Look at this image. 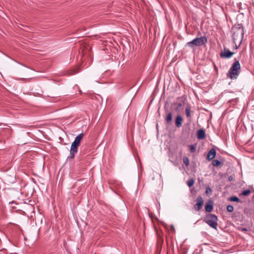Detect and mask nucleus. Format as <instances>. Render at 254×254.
<instances>
[{"label": "nucleus", "instance_id": "10", "mask_svg": "<svg viewBox=\"0 0 254 254\" xmlns=\"http://www.w3.org/2000/svg\"><path fill=\"white\" fill-rule=\"evenodd\" d=\"M206 137L205 130L203 129H200L198 130L197 133V137L198 139H203Z\"/></svg>", "mask_w": 254, "mask_h": 254}, {"label": "nucleus", "instance_id": "5", "mask_svg": "<svg viewBox=\"0 0 254 254\" xmlns=\"http://www.w3.org/2000/svg\"><path fill=\"white\" fill-rule=\"evenodd\" d=\"M79 145L75 142H73L71 143L70 149V155L68 157V158L73 159L75 156V154L77 152L78 148Z\"/></svg>", "mask_w": 254, "mask_h": 254}, {"label": "nucleus", "instance_id": "12", "mask_svg": "<svg viewBox=\"0 0 254 254\" xmlns=\"http://www.w3.org/2000/svg\"><path fill=\"white\" fill-rule=\"evenodd\" d=\"M83 136H84L83 133H81L75 137V138L73 141L80 145V141H81Z\"/></svg>", "mask_w": 254, "mask_h": 254}, {"label": "nucleus", "instance_id": "15", "mask_svg": "<svg viewBox=\"0 0 254 254\" xmlns=\"http://www.w3.org/2000/svg\"><path fill=\"white\" fill-rule=\"evenodd\" d=\"M185 104V100H182V102H177V103H174V104H176V109L175 110H179L180 108L183 105H184Z\"/></svg>", "mask_w": 254, "mask_h": 254}, {"label": "nucleus", "instance_id": "9", "mask_svg": "<svg viewBox=\"0 0 254 254\" xmlns=\"http://www.w3.org/2000/svg\"><path fill=\"white\" fill-rule=\"evenodd\" d=\"M183 121V118L180 115H178L175 120V125L177 127H180L182 126Z\"/></svg>", "mask_w": 254, "mask_h": 254}, {"label": "nucleus", "instance_id": "19", "mask_svg": "<svg viewBox=\"0 0 254 254\" xmlns=\"http://www.w3.org/2000/svg\"><path fill=\"white\" fill-rule=\"evenodd\" d=\"M227 210L229 212H232L234 210V207L231 205H229L227 206Z\"/></svg>", "mask_w": 254, "mask_h": 254}, {"label": "nucleus", "instance_id": "25", "mask_svg": "<svg viewBox=\"0 0 254 254\" xmlns=\"http://www.w3.org/2000/svg\"><path fill=\"white\" fill-rule=\"evenodd\" d=\"M242 231L243 232H246L248 231V229L247 228H243L242 229Z\"/></svg>", "mask_w": 254, "mask_h": 254}, {"label": "nucleus", "instance_id": "23", "mask_svg": "<svg viewBox=\"0 0 254 254\" xmlns=\"http://www.w3.org/2000/svg\"><path fill=\"white\" fill-rule=\"evenodd\" d=\"M190 147L191 152H194L195 151V147L194 146L191 145Z\"/></svg>", "mask_w": 254, "mask_h": 254}, {"label": "nucleus", "instance_id": "11", "mask_svg": "<svg viewBox=\"0 0 254 254\" xmlns=\"http://www.w3.org/2000/svg\"><path fill=\"white\" fill-rule=\"evenodd\" d=\"M167 116L165 118V121L168 124H171L172 121V113L171 111L167 112Z\"/></svg>", "mask_w": 254, "mask_h": 254}, {"label": "nucleus", "instance_id": "2", "mask_svg": "<svg viewBox=\"0 0 254 254\" xmlns=\"http://www.w3.org/2000/svg\"><path fill=\"white\" fill-rule=\"evenodd\" d=\"M241 65L239 61L235 59V61L232 66L230 68L228 76L231 79H236L240 72Z\"/></svg>", "mask_w": 254, "mask_h": 254}, {"label": "nucleus", "instance_id": "3", "mask_svg": "<svg viewBox=\"0 0 254 254\" xmlns=\"http://www.w3.org/2000/svg\"><path fill=\"white\" fill-rule=\"evenodd\" d=\"M232 30V38L234 42H236L237 40L242 41L244 34L243 27L240 25H238L237 26L233 27Z\"/></svg>", "mask_w": 254, "mask_h": 254}, {"label": "nucleus", "instance_id": "4", "mask_svg": "<svg viewBox=\"0 0 254 254\" xmlns=\"http://www.w3.org/2000/svg\"><path fill=\"white\" fill-rule=\"evenodd\" d=\"M204 222L207 224L211 228L217 230L218 225L217 217L213 214H209L207 215L204 218Z\"/></svg>", "mask_w": 254, "mask_h": 254}, {"label": "nucleus", "instance_id": "18", "mask_svg": "<svg viewBox=\"0 0 254 254\" xmlns=\"http://www.w3.org/2000/svg\"><path fill=\"white\" fill-rule=\"evenodd\" d=\"M194 181L193 179H189L188 181H187V185L189 187H191V186H193V185L194 184Z\"/></svg>", "mask_w": 254, "mask_h": 254}, {"label": "nucleus", "instance_id": "21", "mask_svg": "<svg viewBox=\"0 0 254 254\" xmlns=\"http://www.w3.org/2000/svg\"><path fill=\"white\" fill-rule=\"evenodd\" d=\"M183 162H184V164L186 165V166H189V160L188 158H187V157L184 158Z\"/></svg>", "mask_w": 254, "mask_h": 254}, {"label": "nucleus", "instance_id": "1", "mask_svg": "<svg viewBox=\"0 0 254 254\" xmlns=\"http://www.w3.org/2000/svg\"><path fill=\"white\" fill-rule=\"evenodd\" d=\"M207 43V38L206 36H201L199 38H196L186 44V46L190 48L193 50H195L196 47H200L205 46Z\"/></svg>", "mask_w": 254, "mask_h": 254}, {"label": "nucleus", "instance_id": "24", "mask_svg": "<svg viewBox=\"0 0 254 254\" xmlns=\"http://www.w3.org/2000/svg\"><path fill=\"white\" fill-rule=\"evenodd\" d=\"M233 179H234V177H233V176H229V177H228V181H232L233 180Z\"/></svg>", "mask_w": 254, "mask_h": 254}, {"label": "nucleus", "instance_id": "26", "mask_svg": "<svg viewBox=\"0 0 254 254\" xmlns=\"http://www.w3.org/2000/svg\"><path fill=\"white\" fill-rule=\"evenodd\" d=\"M178 99H182H182H183V98L182 97H180V98H179Z\"/></svg>", "mask_w": 254, "mask_h": 254}, {"label": "nucleus", "instance_id": "17", "mask_svg": "<svg viewBox=\"0 0 254 254\" xmlns=\"http://www.w3.org/2000/svg\"><path fill=\"white\" fill-rule=\"evenodd\" d=\"M212 164L214 166L218 167L221 164V162L218 160H213L212 162Z\"/></svg>", "mask_w": 254, "mask_h": 254}, {"label": "nucleus", "instance_id": "13", "mask_svg": "<svg viewBox=\"0 0 254 254\" xmlns=\"http://www.w3.org/2000/svg\"><path fill=\"white\" fill-rule=\"evenodd\" d=\"M213 206L212 201H210V203H207L206 204V205L205 206V211L208 212H211L213 210Z\"/></svg>", "mask_w": 254, "mask_h": 254}, {"label": "nucleus", "instance_id": "14", "mask_svg": "<svg viewBox=\"0 0 254 254\" xmlns=\"http://www.w3.org/2000/svg\"><path fill=\"white\" fill-rule=\"evenodd\" d=\"M186 114L188 119H190V105H188L186 108Z\"/></svg>", "mask_w": 254, "mask_h": 254}, {"label": "nucleus", "instance_id": "7", "mask_svg": "<svg viewBox=\"0 0 254 254\" xmlns=\"http://www.w3.org/2000/svg\"><path fill=\"white\" fill-rule=\"evenodd\" d=\"M196 201V203L194 205V208L195 210L199 211L203 205L204 200L201 196L199 195L197 196Z\"/></svg>", "mask_w": 254, "mask_h": 254}, {"label": "nucleus", "instance_id": "20", "mask_svg": "<svg viewBox=\"0 0 254 254\" xmlns=\"http://www.w3.org/2000/svg\"><path fill=\"white\" fill-rule=\"evenodd\" d=\"M251 193V191L250 190H244L242 193L241 194L244 196H247Z\"/></svg>", "mask_w": 254, "mask_h": 254}, {"label": "nucleus", "instance_id": "16", "mask_svg": "<svg viewBox=\"0 0 254 254\" xmlns=\"http://www.w3.org/2000/svg\"><path fill=\"white\" fill-rule=\"evenodd\" d=\"M229 200L231 201H235V202H241V200H240V199L236 196H232L231 197H230L229 198Z\"/></svg>", "mask_w": 254, "mask_h": 254}, {"label": "nucleus", "instance_id": "8", "mask_svg": "<svg viewBox=\"0 0 254 254\" xmlns=\"http://www.w3.org/2000/svg\"><path fill=\"white\" fill-rule=\"evenodd\" d=\"M216 152L214 148L211 149L207 156V159L209 161L213 160L216 156Z\"/></svg>", "mask_w": 254, "mask_h": 254}, {"label": "nucleus", "instance_id": "6", "mask_svg": "<svg viewBox=\"0 0 254 254\" xmlns=\"http://www.w3.org/2000/svg\"><path fill=\"white\" fill-rule=\"evenodd\" d=\"M234 53L230 51L229 49L224 48L220 54V56L223 59H229L231 58L234 55Z\"/></svg>", "mask_w": 254, "mask_h": 254}, {"label": "nucleus", "instance_id": "22", "mask_svg": "<svg viewBox=\"0 0 254 254\" xmlns=\"http://www.w3.org/2000/svg\"><path fill=\"white\" fill-rule=\"evenodd\" d=\"M212 192V190L209 187H207L206 188V191H205V193L207 194H208L209 193H211Z\"/></svg>", "mask_w": 254, "mask_h": 254}]
</instances>
